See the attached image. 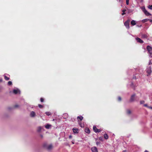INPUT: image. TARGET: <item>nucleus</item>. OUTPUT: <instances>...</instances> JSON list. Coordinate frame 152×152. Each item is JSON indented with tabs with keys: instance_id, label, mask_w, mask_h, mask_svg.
I'll use <instances>...</instances> for the list:
<instances>
[{
	"instance_id": "nucleus-15",
	"label": "nucleus",
	"mask_w": 152,
	"mask_h": 152,
	"mask_svg": "<svg viewBox=\"0 0 152 152\" xmlns=\"http://www.w3.org/2000/svg\"><path fill=\"white\" fill-rule=\"evenodd\" d=\"M131 24L133 26H134L136 24V22L135 20H132L131 22Z\"/></svg>"
},
{
	"instance_id": "nucleus-34",
	"label": "nucleus",
	"mask_w": 152,
	"mask_h": 152,
	"mask_svg": "<svg viewBox=\"0 0 152 152\" xmlns=\"http://www.w3.org/2000/svg\"><path fill=\"white\" fill-rule=\"evenodd\" d=\"M125 13L124 12H123V13L122 14V15H124L125 14Z\"/></svg>"
},
{
	"instance_id": "nucleus-4",
	"label": "nucleus",
	"mask_w": 152,
	"mask_h": 152,
	"mask_svg": "<svg viewBox=\"0 0 152 152\" xmlns=\"http://www.w3.org/2000/svg\"><path fill=\"white\" fill-rule=\"evenodd\" d=\"M130 22L129 20H128L126 21L124 23V25L126 27V28L128 29L129 28V23Z\"/></svg>"
},
{
	"instance_id": "nucleus-16",
	"label": "nucleus",
	"mask_w": 152,
	"mask_h": 152,
	"mask_svg": "<svg viewBox=\"0 0 152 152\" xmlns=\"http://www.w3.org/2000/svg\"><path fill=\"white\" fill-rule=\"evenodd\" d=\"M85 132L87 133H89L90 132V131L89 129L86 128L85 129Z\"/></svg>"
},
{
	"instance_id": "nucleus-25",
	"label": "nucleus",
	"mask_w": 152,
	"mask_h": 152,
	"mask_svg": "<svg viewBox=\"0 0 152 152\" xmlns=\"http://www.w3.org/2000/svg\"><path fill=\"white\" fill-rule=\"evenodd\" d=\"M129 0H126V3L127 5H128L129 4Z\"/></svg>"
},
{
	"instance_id": "nucleus-19",
	"label": "nucleus",
	"mask_w": 152,
	"mask_h": 152,
	"mask_svg": "<svg viewBox=\"0 0 152 152\" xmlns=\"http://www.w3.org/2000/svg\"><path fill=\"white\" fill-rule=\"evenodd\" d=\"M149 20L148 19H145L143 20H142V22L143 23H145V22H147L148 20Z\"/></svg>"
},
{
	"instance_id": "nucleus-23",
	"label": "nucleus",
	"mask_w": 152,
	"mask_h": 152,
	"mask_svg": "<svg viewBox=\"0 0 152 152\" xmlns=\"http://www.w3.org/2000/svg\"><path fill=\"white\" fill-rule=\"evenodd\" d=\"M148 7L149 9L152 10V5H149L148 6Z\"/></svg>"
},
{
	"instance_id": "nucleus-18",
	"label": "nucleus",
	"mask_w": 152,
	"mask_h": 152,
	"mask_svg": "<svg viewBox=\"0 0 152 152\" xmlns=\"http://www.w3.org/2000/svg\"><path fill=\"white\" fill-rule=\"evenodd\" d=\"M83 118V117L82 116H78L77 117V119L78 120L79 119L80 121H82Z\"/></svg>"
},
{
	"instance_id": "nucleus-45",
	"label": "nucleus",
	"mask_w": 152,
	"mask_h": 152,
	"mask_svg": "<svg viewBox=\"0 0 152 152\" xmlns=\"http://www.w3.org/2000/svg\"><path fill=\"white\" fill-rule=\"evenodd\" d=\"M80 126H81V127H83V126H82L81 125H80Z\"/></svg>"
},
{
	"instance_id": "nucleus-12",
	"label": "nucleus",
	"mask_w": 152,
	"mask_h": 152,
	"mask_svg": "<svg viewBox=\"0 0 152 152\" xmlns=\"http://www.w3.org/2000/svg\"><path fill=\"white\" fill-rule=\"evenodd\" d=\"M136 40L137 41V42L140 43H142L143 42V41L141 39H140L137 37L136 38Z\"/></svg>"
},
{
	"instance_id": "nucleus-22",
	"label": "nucleus",
	"mask_w": 152,
	"mask_h": 152,
	"mask_svg": "<svg viewBox=\"0 0 152 152\" xmlns=\"http://www.w3.org/2000/svg\"><path fill=\"white\" fill-rule=\"evenodd\" d=\"M131 113V111L129 110H128L127 111V113L128 114H130Z\"/></svg>"
},
{
	"instance_id": "nucleus-8",
	"label": "nucleus",
	"mask_w": 152,
	"mask_h": 152,
	"mask_svg": "<svg viewBox=\"0 0 152 152\" xmlns=\"http://www.w3.org/2000/svg\"><path fill=\"white\" fill-rule=\"evenodd\" d=\"M91 150L92 152H98L97 149L96 147H91Z\"/></svg>"
},
{
	"instance_id": "nucleus-38",
	"label": "nucleus",
	"mask_w": 152,
	"mask_h": 152,
	"mask_svg": "<svg viewBox=\"0 0 152 152\" xmlns=\"http://www.w3.org/2000/svg\"><path fill=\"white\" fill-rule=\"evenodd\" d=\"M72 143L73 144H74V142H73V141H72Z\"/></svg>"
},
{
	"instance_id": "nucleus-9",
	"label": "nucleus",
	"mask_w": 152,
	"mask_h": 152,
	"mask_svg": "<svg viewBox=\"0 0 152 152\" xmlns=\"http://www.w3.org/2000/svg\"><path fill=\"white\" fill-rule=\"evenodd\" d=\"M35 112L33 111L31 112L30 114V116L31 117H34L36 116Z\"/></svg>"
},
{
	"instance_id": "nucleus-10",
	"label": "nucleus",
	"mask_w": 152,
	"mask_h": 152,
	"mask_svg": "<svg viewBox=\"0 0 152 152\" xmlns=\"http://www.w3.org/2000/svg\"><path fill=\"white\" fill-rule=\"evenodd\" d=\"M73 132L74 134H77L78 132V129L76 128H73L72 129Z\"/></svg>"
},
{
	"instance_id": "nucleus-37",
	"label": "nucleus",
	"mask_w": 152,
	"mask_h": 152,
	"mask_svg": "<svg viewBox=\"0 0 152 152\" xmlns=\"http://www.w3.org/2000/svg\"><path fill=\"white\" fill-rule=\"evenodd\" d=\"M18 107V106L17 105H15V107Z\"/></svg>"
},
{
	"instance_id": "nucleus-5",
	"label": "nucleus",
	"mask_w": 152,
	"mask_h": 152,
	"mask_svg": "<svg viewBox=\"0 0 152 152\" xmlns=\"http://www.w3.org/2000/svg\"><path fill=\"white\" fill-rule=\"evenodd\" d=\"M136 96V94H132L131 96L130 99V102H132L135 101V97Z\"/></svg>"
},
{
	"instance_id": "nucleus-13",
	"label": "nucleus",
	"mask_w": 152,
	"mask_h": 152,
	"mask_svg": "<svg viewBox=\"0 0 152 152\" xmlns=\"http://www.w3.org/2000/svg\"><path fill=\"white\" fill-rule=\"evenodd\" d=\"M42 129V128L41 126H39L37 128V131L38 132H40Z\"/></svg>"
},
{
	"instance_id": "nucleus-6",
	"label": "nucleus",
	"mask_w": 152,
	"mask_h": 152,
	"mask_svg": "<svg viewBox=\"0 0 152 152\" xmlns=\"http://www.w3.org/2000/svg\"><path fill=\"white\" fill-rule=\"evenodd\" d=\"M13 93L15 94H20V91L18 88H16L13 91Z\"/></svg>"
},
{
	"instance_id": "nucleus-30",
	"label": "nucleus",
	"mask_w": 152,
	"mask_h": 152,
	"mask_svg": "<svg viewBox=\"0 0 152 152\" xmlns=\"http://www.w3.org/2000/svg\"><path fill=\"white\" fill-rule=\"evenodd\" d=\"M148 108L150 109H151L152 110V107H151V106H148Z\"/></svg>"
},
{
	"instance_id": "nucleus-27",
	"label": "nucleus",
	"mask_w": 152,
	"mask_h": 152,
	"mask_svg": "<svg viewBox=\"0 0 152 152\" xmlns=\"http://www.w3.org/2000/svg\"><path fill=\"white\" fill-rule=\"evenodd\" d=\"M38 106H39V107L40 108H42L43 107V106L42 105H41V104H39Z\"/></svg>"
},
{
	"instance_id": "nucleus-26",
	"label": "nucleus",
	"mask_w": 152,
	"mask_h": 152,
	"mask_svg": "<svg viewBox=\"0 0 152 152\" xmlns=\"http://www.w3.org/2000/svg\"><path fill=\"white\" fill-rule=\"evenodd\" d=\"M8 84L9 85H11L12 84V82L11 81H9L8 82Z\"/></svg>"
},
{
	"instance_id": "nucleus-28",
	"label": "nucleus",
	"mask_w": 152,
	"mask_h": 152,
	"mask_svg": "<svg viewBox=\"0 0 152 152\" xmlns=\"http://www.w3.org/2000/svg\"><path fill=\"white\" fill-rule=\"evenodd\" d=\"M143 106L144 107H147V108H148V106H149L147 104H144Z\"/></svg>"
},
{
	"instance_id": "nucleus-31",
	"label": "nucleus",
	"mask_w": 152,
	"mask_h": 152,
	"mask_svg": "<svg viewBox=\"0 0 152 152\" xmlns=\"http://www.w3.org/2000/svg\"><path fill=\"white\" fill-rule=\"evenodd\" d=\"M40 101L42 102H43V98H41Z\"/></svg>"
},
{
	"instance_id": "nucleus-11",
	"label": "nucleus",
	"mask_w": 152,
	"mask_h": 152,
	"mask_svg": "<svg viewBox=\"0 0 152 152\" xmlns=\"http://www.w3.org/2000/svg\"><path fill=\"white\" fill-rule=\"evenodd\" d=\"M147 72L149 74H150L151 72V69L150 67H149L147 69Z\"/></svg>"
},
{
	"instance_id": "nucleus-42",
	"label": "nucleus",
	"mask_w": 152,
	"mask_h": 152,
	"mask_svg": "<svg viewBox=\"0 0 152 152\" xmlns=\"http://www.w3.org/2000/svg\"><path fill=\"white\" fill-rule=\"evenodd\" d=\"M144 152H148L147 151H145Z\"/></svg>"
},
{
	"instance_id": "nucleus-2",
	"label": "nucleus",
	"mask_w": 152,
	"mask_h": 152,
	"mask_svg": "<svg viewBox=\"0 0 152 152\" xmlns=\"http://www.w3.org/2000/svg\"><path fill=\"white\" fill-rule=\"evenodd\" d=\"M43 145L44 147L45 148L48 150H50L51 149L53 148V146L52 145H47L46 143L44 144Z\"/></svg>"
},
{
	"instance_id": "nucleus-36",
	"label": "nucleus",
	"mask_w": 152,
	"mask_h": 152,
	"mask_svg": "<svg viewBox=\"0 0 152 152\" xmlns=\"http://www.w3.org/2000/svg\"><path fill=\"white\" fill-rule=\"evenodd\" d=\"M118 1H119V2H120L121 1V0H117Z\"/></svg>"
},
{
	"instance_id": "nucleus-33",
	"label": "nucleus",
	"mask_w": 152,
	"mask_h": 152,
	"mask_svg": "<svg viewBox=\"0 0 152 152\" xmlns=\"http://www.w3.org/2000/svg\"><path fill=\"white\" fill-rule=\"evenodd\" d=\"M126 10H122V12H125Z\"/></svg>"
},
{
	"instance_id": "nucleus-24",
	"label": "nucleus",
	"mask_w": 152,
	"mask_h": 152,
	"mask_svg": "<svg viewBox=\"0 0 152 152\" xmlns=\"http://www.w3.org/2000/svg\"><path fill=\"white\" fill-rule=\"evenodd\" d=\"M4 78L6 80H8L9 79V77H7L5 76H4Z\"/></svg>"
},
{
	"instance_id": "nucleus-21",
	"label": "nucleus",
	"mask_w": 152,
	"mask_h": 152,
	"mask_svg": "<svg viewBox=\"0 0 152 152\" xmlns=\"http://www.w3.org/2000/svg\"><path fill=\"white\" fill-rule=\"evenodd\" d=\"M145 102L144 100H141L140 101V104H144Z\"/></svg>"
},
{
	"instance_id": "nucleus-14",
	"label": "nucleus",
	"mask_w": 152,
	"mask_h": 152,
	"mask_svg": "<svg viewBox=\"0 0 152 152\" xmlns=\"http://www.w3.org/2000/svg\"><path fill=\"white\" fill-rule=\"evenodd\" d=\"M51 126V125L48 124L45 126V127L47 129H49Z\"/></svg>"
},
{
	"instance_id": "nucleus-39",
	"label": "nucleus",
	"mask_w": 152,
	"mask_h": 152,
	"mask_svg": "<svg viewBox=\"0 0 152 152\" xmlns=\"http://www.w3.org/2000/svg\"><path fill=\"white\" fill-rule=\"evenodd\" d=\"M149 64H151V61H150L149 62Z\"/></svg>"
},
{
	"instance_id": "nucleus-35",
	"label": "nucleus",
	"mask_w": 152,
	"mask_h": 152,
	"mask_svg": "<svg viewBox=\"0 0 152 152\" xmlns=\"http://www.w3.org/2000/svg\"><path fill=\"white\" fill-rule=\"evenodd\" d=\"M40 137H41V138H42L43 137V135H40Z\"/></svg>"
},
{
	"instance_id": "nucleus-20",
	"label": "nucleus",
	"mask_w": 152,
	"mask_h": 152,
	"mask_svg": "<svg viewBox=\"0 0 152 152\" xmlns=\"http://www.w3.org/2000/svg\"><path fill=\"white\" fill-rule=\"evenodd\" d=\"M45 114L49 116L51 115V113L49 112H45Z\"/></svg>"
},
{
	"instance_id": "nucleus-3",
	"label": "nucleus",
	"mask_w": 152,
	"mask_h": 152,
	"mask_svg": "<svg viewBox=\"0 0 152 152\" xmlns=\"http://www.w3.org/2000/svg\"><path fill=\"white\" fill-rule=\"evenodd\" d=\"M147 48L148 52L150 54V56L151 57H152V48L150 46H148L147 47Z\"/></svg>"
},
{
	"instance_id": "nucleus-17",
	"label": "nucleus",
	"mask_w": 152,
	"mask_h": 152,
	"mask_svg": "<svg viewBox=\"0 0 152 152\" xmlns=\"http://www.w3.org/2000/svg\"><path fill=\"white\" fill-rule=\"evenodd\" d=\"M104 138L105 139H108V136L107 135V134H104Z\"/></svg>"
},
{
	"instance_id": "nucleus-32",
	"label": "nucleus",
	"mask_w": 152,
	"mask_h": 152,
	"mask_svg": "<svg viewBox=\"0 0 152 152\" xmlns=\"http://www.w3.org/2000/svg\"><path fill=\"white\" fill-rule=\"evenodd\" d=\"M72 136L71 135H70L69 136V138L70 139H71L72 138Z\"/></svg>"
},
{
	"instance_id": "nucleus-1",
	"label": "nucleus",
	"mask_w": 152,
	"mask_h": 152,
	"mask_svg": "<svg viewBox=\"0 0 152 152\" xmlns=\"http://www.w3.org/2000/svg\"><path fill=\"white\" fill-rule=\"evenodd\" d=\"M141 9H142V11L144 12L145 14L147 15H151L148 12L145 10V7H140Z\"/></svg>"
},
{
	"instance_id": "nucleus-43",
	"label": "nucleus",
	"mask_w": 152,
	"mask_h": 152,
	"mask_svg": "<svg viewBox=\"0 0 152 152\" xmlns=\"http://www.w3.org/2000/svg\"><path fill=\"white\" fill-rule=\"evenodd\" d=\"M99 143L98 142H96V144L98 145Z\"/></svg>"
},
{
	"instance_id": "nucleus-41",
	"label": "nucleus",
	"mask_w": 152,
	"mask_h": 152,
	"mask_svg": "<svg viewBox=\"0 0 152 152\" xmlns=\"http://www.w3.org/2000/svg\"><path fill=\"white\" fill-rule=\"evenodd\" d=\"M101 139H102V138H101V137H100V138H99V139H100V140H101Z\"/></svg>"
},
{
	"instance_id": "nucleus-44",
	"label": "nucleus",
	"mask_w": 152,
	"mask_h": 152,
	"mask_svg": "<svg viewBox=\"0 0 152 152\" xmlns=\"http://www.w3.org/2000/svg\"><path fill=\"white\" fill-rule=\"evenodd\" d=\"M150 21L152 23V20H151Z\"/></svg>"
},
{
	"instance_id": "nucleus-40",
	"label": "nucleus",
	"mask_w": 152,
	"mask_h": 152,
	"mask_svg": "<svg viewBox=\"0 0 152 152\" xmlns=\"http://www.w3.org/2000/svg\"><path fill=\"white\" fill-rule=\"evenodd\" d=\"M123 152H127L126 151H123Z\"/></svg>"
},
{
	"instance_id": "nucleus-7",
	"label": "nucleus",
	"mask_w": 152,
	"mask_h": 152,
	"mask_svg": "<svg viewBox=\"0 0 152 152\" xmlns=\"http://www.w3.org/2000/svg\"><path fill=\"white\" fill-rule=\"evenodd\" d=\"M93 129L94 131L95 132H99L101 131L100 129H97L96 126H93Z\"/></svg>"
},
{
	"instance_id": "nucleus-29",
	"label": "nucleus",
	"mask_w": 152,
	"mask_h": 152,
	"mask_svg": "<svg viewBox=\"0 0 152 152\" xmlns=\"http://www.w3.org/2000/svg\"><path fill=\"white\" fill-rule=\"evenodd\" d=\"M118 100L119 101H121V98L120 97H118Z\"/></svg>"
}]
</instances>
